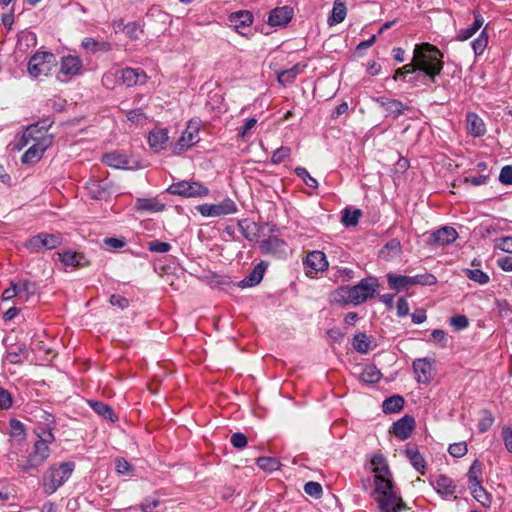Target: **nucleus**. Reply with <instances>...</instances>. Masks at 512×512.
Segmentation results:
<instances>
[{"mask_svg": "<svg viewBox=\"0 0 512 512\" xmlns=\"http://www.w3.org/2000/svg\"><path fill=\"white\" fill-rule=\"evenodd\" d=\"M442 55L440 51L429 43L417 44L414 49L413 61L398 68L393 79H404L407 75H414L410 82L420 81L421 77L429 79L434 83L436 76L443 68Z\"/></svg>", "mask_w": 512, "mask_h": 512, "instance_id": "nucleus-1", "label": "nucleus"}, {"mask_svg": "<svg viewBox=\"0 0 512 512\" xmlns=\"http://www.w3.org/2000/svg\"><path fill=\"white\" fill-rule=\"evenodd\" d=\"M52 142L53 137L48 133L47 127L37 123L26 128L15 144V149L20 151L28 147L21 157V162L23 164H35L42 158Z\"/></svg>", "mask_w": 512, "mask_h": 512, "instance_id": "nucleus-2", "label": "nucleus"}, {"mask_svg": "<svg viewBox=\"0 0 512 512\" xmlns=\"http://www.w3.org/2000/svg\"><path fill=\"white\" fill-rule=\"evenodd\" d=\"M378 282L376 278L362 279L354 286H341L333 293V301L338 304L359 305L374 297Z\"/></svg>", "mask_w": 512, "mask_h": 512, "instance_id": "nucleus-3", "label": "nucleus"}, {"mask_svg": "<svg viewBox=\"0 0 512 512\" xmlns=\"http://www.w3.org/2000/svg\"><path fill=\"white\" fill-rule=\"evenodd\" d=\"M374 495L379 512H401L407 508L393 481L379 482L375 485Z\"/></svg>", "mask_w": 512, "mask_h": 512, "instance_id": "nucleus-4", "label": "nucleus"}, {"mask_svg": "<svg viewBox=\"0 0 512 512\" xmlns=\"http://www.w3.org/2000/svg\"><path fill=\"white\" fill-rule=\"evenodd\" d=\"M75 468L73 462L53 464L43 475L44 492L51 495L57 491L72 475Z\"/></svg>", "mask_w": 512, "mask_h": 512, "instance_id": "nucleus-5", "label": "nucleus"}, {"mask_svg": "<svg viewBox=\"0 0 512 512\" xmlns=\"http://www.w3.org/2000/svg\"><path fill=\"white\" fill-rule=\"evenodd\" d=\"M57 65L56 56L49 51H38L31 56L28 62V74L37 79L49 76Z\"/></svg>", "mask_w": 512, "mask_h": 512, "instance_id": "nucleus-6", "label": "nucleus"}, {"mask_svg": "<svg viewBox=\"0 0 512 512\" xmlns=\"http://www.w3.org/2000/svg\"><path fill=\"white\" fill-rule=\"evenodd\" d=\"M114 80H117L119 83L127 87H131L145 83L146 74L141 69L125 68L116 70L115 72H108L102 77V83L107 87H109Z\"/></svg>", "mask_w": 512, "mask_h": 512, "instance_id": "nucleus-7", "label": "nucleus"}, {"mask_svg": "<svg viewBox=\"0 0 512 512\" xmlns=\"http://www.w3.org/2000/svg\"><path fill=\"white\" fill-rule=\"evenodd\" d=\"M62 236L60 233H38L37 235L29 238L25 247L31 253H40L45 250H52L62 244Z\"/></svg>", "mask_w": 512, "mask_h": 512, "instance_id": "nucleus-8", "label": "nucleus"}, {"mask_svg": "<svg viewBox=\"0 0 512 512\" xmlns=\"http://www.w3.org/2000/svg\"><path fill=\"white\" fill-rule=\"evenodd\" d=\"M167 192L171 195H178L187 198L204 197L209 194V189L197 181L182 180L172 183Z\"/></svg>", "mask_w": 512, "mask_h": 512, "instance_id": "nucleus-9", "label": "nucleus"}, {"mask_svg": "<svg viewBox=\"0 0 512 512\" xmlns=\"http://www.w3.org/2000/svg\"><path fill=\"white\" fill-rule=\"evenodd\" d=\"M50 444L36 441L33 451L29 454L25 463H18L17 469L21 472L28 473L33 469H37L42 465L50 455Z\"/></svg>", "mask_w": 512, "mask_h": 512, "instance_id": "nucleus-10", "label": "nucleus"}, {"mask_svg": "<svg viewBox=\"0 0 512 512\" xmlns=\"http://www.w3.org/2000/svg\"><path fill=\"white\" fill-rule=\"evenodd\" d=\"M199 130V123L197 121L190 120L178 141L173 145V154H181L197 144L200 140Z\"/></svg>", "mask_w": 512, "mask_h": 512, "instance_id": "nucleus-11", "label": "nucleus"}, {"mask_svg": "<svg viewBox=\"0 0 512 512\" xmlns=\"http://www.w3.org/2000/svg\"><path fill=\"white\" fill-rule=\"evenodd\" d=\"M60 68L57 75L58 80L68 82L72 78L82 74L83 62L77 55H66L61 57Z\"/></svg>", "mask_w": 512, "mask_h": 512, "instance_id": "nucleus-12", "label": "nucleus"}, {"mask_svg": "<svg viewBox=\"0 0 512 512\" xmlns=\"http://www.w3.org/2000/svg\"><path fill=\"white\" fill-rule=\"evenodd\" d=\"M197 211L204 217H221L236 213L237 205L232 199L226 198L215 204H201L197 206Z\"/></svg>", "mask_w": 512, "mask_h": 512, "instance_id": "nucleus-13", "label": "nucleus"}, {"mask_svg": "<svg viewBox=\"0 0 512 512\" xmlns=\"http://www.w3.org/2000/svg\"><path fill=\"white\" fill-rule=\"evenodd\" d=\"M262 254L271 255L277 258H284L287 255V243L277 236H269L258 244Z\"/></svg>", "mask_w": 512, "mask_h": 512, "instance_id": "nucleus-14", "label": "nucleus"}, {"mask_svg": "<svg viewBox=\"0 0 512 512\" xmlns=\"http://www.w3.org/2000/svg\"><path fill=\"white\" fill-rule=\"evenodd\" d=\"M303 264L306 275L310 277H314L318 272L325 271L328 268L326 255L318 250L308 253Z\"/></svg>", "mask_w": 512, "mask_h": 512, "instance_id": "nucleus-15", "label": "nucleus"}, {"mask_svg": "<svg viewBox=\"0 0 512 512\" xmlns=\"http://www.w3.org/2000/svg\"><path fill=\"white\" fill-rule=\"evenodd\" d=\"M372 472L374 474V485H378L379 482H391L393 481L391 471L389 469L386 458L378 453L374 454L370 461Z\"/></svg>", "mask_w": 512, "mask_h": 512, "instance_id": "nucleus-16", "label": "nucleus"}, {"mask_svg": "<svg viewBox=\"0 0 512 512\" xmlns=\"http://www.w3.org/2000/svg\"><path fill=\"white\" fill-rule=\"evenodd\" d=\"M88 195L94 200H105L111 196L112 182L107 179H90L85 186Z\"/></svg>", "mask_w": 512, "mask_h": 512, "instance_id": "nucleus-17", "label": "nucleus"}, {"mask_svg": "<svg viewBox=\"0 0 512 512\" xmlns=\"http://www.w3.org/2000/svg\"><path fill=\"white\" fill-rule=\"evenodd\" d=\"M374 101L384 109L386 118H392L394 120L409 109V107L401 101L386 96L376 97Z\"/></svg>", "mask_w": 512, "mask_h": 512, "instance_id": "nucleus-18", "label": "nucleus"}, {"mask_svg": "<svg viewBox=\"0 0 512 512\" xmlns=\"http://www.w3.org/2000/svg\"><path fill=\"white\" fill-rule=\"evenodd\" d=\"M413 370L418 383L428 385L433 380V367L429 359H416L413 362Z\"/></svg>", "mask_w": 512, "mask_h": 512, "instance_id": "nucleus-19", "label": "nucleus"}, {"mask_svg": "<svg viewBox=\"0 0 512 512\" xmlns=\"http://www.w3.org/2000/svg\"><path fill=\"white\" fill-rule=\"evenodd\" d=\"M103 162L117 169H134L139 167L136 161H132L127 155L117 151L105 154Z\"/></svg>", "mask_w": 512, "mask_h": 512, "instance_id": "nucleus-20", "label": "nucleus"}, {"mask_svg": "<svg viewBox=\"0 0 512 512\" xmlns=\"http://www.w3.org/2000/svg\"><path fill=\"white\" fill-rule=\"evenodd\" d=\"M229 25L241 35H246L244 30L253 23V15L250 11L241 10L231 13L228 17Z\"/></svg>", "mask_w": 512, "mask_h": 512, "instance_id": "nucleus-21", "label": "nucleus"}, {"mask_svg": "<svg viewBox=\"0 0 512 512\" xmlns=\"http://www.w3.org/2000/svg\"><path fill=\"white\" fill-rule=\"evenodd\" d=\"M415 427V420L410 415H405L393 424V433L400 440L410 437Z\"/></svg>", "mask_w": 512, "mask_h": 512, "instance_id": "nucleus-22", "label": "nucleus"}, {"mask_svg": "<svg viewBox=\"0 0 512 512\" xmlns=\"http://www.w3.org/2000/svg\"><path fill=\"white\" fill-rule=\"evenodd\" d=\"M292 17L293 9L291 7H277L269 13L268 24L270 26H284L291 21Z\"/></svg>", "mask_w": 512, "mask_h": 512, "instance_id": "nucleus-23", "label": "nucleus"}, {"mask_svg": "<svg viewBox=\"0 0 512 512\" xmlns=\"http://www.w3.org/2000/svg\"><path fill=\"white\" fill-rule=\"evenodd\" d=\"M433 486L437 493L440 494L444 499L451 498L456 490L454 481L446 475L437 476L433 481Z\"/></svg>", "mask_w": 512, "mask_h": 512, "instance_id": "nucleus-24", "label": "nucleus"}, {"mask_svg": "<svg viewBox=\"0 0 512 512\" xmlns=\"http://www.w3.org/2000/svg\"><path fill=\"white\" fill-rule=\"evenodd\" d=\"M457 237V231L449 226L442 227L431 234L433 242L441 246L453 243Z\"/></svg>", "mask_w": 512, "mask_h": 512, "instance_id": "nucleus-25", "label": "nucleus"}, {"mask_svg": "<svg viewBox=\"0 0 512 512\" xmlns=\"http://www.w3.org/2000/svg\"><path fill=\"white\" fill-rule=\"evenodd\" d=\"M167 129H154L148 135V143L154 152H159L166 147L168 142Z\"/></svg>", "mask_w": 512, "mask_h": 512, "instance_id": "nucleus-26", "label": "nucleus"}, {"mask_svg": "<svg viewBox=\"0 0 512 512\" xmlns=\"http://www.w3.org/2000/svg\"><path fill=\"white\" fill-rule=\"evenodd\" d=\"M265 269L266 264L264 262H260L254 267V269L249 273V275H247L238 283V286L240 288H249L256 286L263 279Z\"/></svg>", "mask_w": 512, "mask_h": 512, "instance_id": "nucleus-27", "label": "nucleus"}, {"mask_svg": "<svg viewBox=\"0 0 512 512\" xmlns=\"http://www.w3.org/2000/svg\"><path fill=\"white\" fill-rule=\"evenodd\" d=\"M466 125L468 132L474 137L483 136L486 132L484 121L474 112L467 113Z\"/></svg>", "mask_w": 512, "mask_h": 512, "instance_id": "nucleus-28", "label": "nucleus"}, {"mask_svg": "<svg viewBox=\"0 0 512 512\" xmlns=\"http://www.w3.org/2000/svg\"><path fill=\"white\" fill-rule=\"evenodd\" d=\"M165 208V204L156 198H139L136 201L135 209L138 212L157 213Z\"/></svg>", "mask_w": 512, "mask_h": 512, "instance_id": "nucleus-29", "label": "nucleus"}, {"mask_svg": "<svg viewBox=\"0 0 512 512\" xmlns=\"http://www.w3.org/2000/svg\"><path fill=\"white\" fill-rule=\"evenodd\" d=\"M474 22L467 28L461 29L457 33V40L466 41L474 36L484 24V18L478 11L473 12Z\"/></svg>", "mask_w": 512, "mask_h": 512, "instance_id": "nucleus-30", "label": "nucleus"}, {"mask_svg": "<svg viewBox=\"0 0 512 512\" xmlns=\"http://www.w3.org/2000/svg\"><path fill=\"white\" fill-rule=\"evenodd\" d=\"M81 47L90 53L109 52L112 50V44L108 41H97L91 37H85L81 42Z\"/></svg>", "mask_w": 512, "mask_h": 512, "instance_id": "nucleus-31", "label": "nucleus"}, {"mask_svg": "<svg viewBox=\"0 0 512 512\" xmlns=\"http://www.w3.org/2000/svg\"><path fill=\"white\" fill-rule=\"evenodd\" d=\"M347 15L346 0H335L331 15L328 17L329 26L337 25L344 21Z\"/></svg>", "mask_w": 512, "mask_h": 512, "instance_id": "nucleus-32", "label": "nucleus"}, {"mask_svg": "<svg viewBox=\"0 0 512 512\" xmlns=\"http://www.w3.org/2000/svg\"><path fill=\"white\" fill-rule=\"evenodd\" d=\"M387 282L390 289L396 291L407 290L413 286L412 277L406 275H395L390 273L387 275Z\"/></svg>", "mask_w": 512, "mask_h": 512, "instance_id": "nucleus-33", "label": "nucleus"}, {"mask_svg": "<svg viewBox=\"0 0 512 512\" xmlns=\"http://www.w3.org/2000/svg\"><path fill=\"white\" fill-rule=\"evenodd\" d=\"M58 256L59 260L67 267H79L85 265V257L79 252L66 250L62 253H58Z\"/></svg>", "mask_w": 512, "mask_h": 512, "instance_id": "nucleus-34", "label": "nucleus"}, {"mask_svg": "<svg viewBox=\"0 0 512 512\" xmlns=\"http://www.w3.org/2000/svg\"><path fill=\"white\" fill-rule=\"evenodd\" d=\"M238 227L245 239L250 242L256 240L258 236V227L255 222H252L248 219H243L238 222Z\"/></svg>", "mask_w": 512, "mask_h": 512, "instance_id": "nucleus-35", "label": "nucleus"}, {"mask_svg": "<svg viewBox=\"0 0 512 512\" xmlns=\"http://www.w3.org/2000/svg\"><path fill=\"white\" fill-rule=\"evenodd\" d=\"M88 403L93 411L102 416L104 419L110 420L112 422L116 420V416L109 405L96 400H90Z\"/></svg>", "mask_w": 512, "mask_h": 512, "instance_id": "nucleus-36", "label": "nucleus"}, {"mask_svg": "<svg viewBox=\"0 0 512 512\" xmlns=\"http://www.w3.org/2000/svg\"><path fill=\"white\" fill-rule=\"evenodd\" d=\"M404 398L400 395H394L384 400L382 404L383 411L387 414L397 413L403 409Z\"/></svg>", "mask_w": 512, "mask_h": 512, "instance_id": "nucleus-37", "label": "nucleus"}, {"mask_svg": "<svg viewBox=\"0 0 512 512\" xmlns=\"http://www.w3.org/2000/svg\"><path fill=\"white\" fill-rule=\"evenodd\" d=\"M380 370L374 365H367L360 374V380L366 384L377 383L381 379Z\"/></svg>", "mask_w": 512, "mask_h": 512, "instance_id": "nucleus-38", "label": "nucleus"}, {"mask_svg": "<svg viewBox=\"0 0 512 512\" xmlns=\"http://www.w3.org/2000/svg\"><path fill=\"white\" fill-rule=\"evenodd\" d=\"M37 43V37L34 32L22 31L18 35L17 49L20 51H26L28 48L35 46Z\"/></svg>", "mask_w": 512, "mask_h": 512, "instance_id": "nucleus-39", "label": "nucleus"}, {"mask_svg": "<svg viewBox=\"0 0 512 512\" xmlns=\"http://www.w3.org/2000/svg\"><path fill=\"white\" fill-rule=\"evenodd\" d=\"M469 489L471 491L472 496L476 501H478L482 506L489 507L491 504V499L487 491L480 484L477 485H469Z\"/></svg>", "mask_w": 512, "mask_h": 512, "instance_id": "nucleus-40", "label": "nucleus"}, {"mask_svg": "<svg viewBox=\"0 0 512 512\" xmlns=\"http://www.w3.org/2000/svg\"><path fill=\"white\" fill-rule=\"evenodd\" d=\"M302 69L299 64L294 65L290 69L283 70L278 73L277 78L282 85L291 84L294 79L301 73Z\"/></svg>", "mask_w": 512, "mask_h": 512, "instance_id": "nucleus-41", "label": "nucleus"}, {"mask_svg": "<svg viewBox=\"0 0 512 512\" xmlns=\"http://www.w3.org/2000/svg\"><path fill=\"white\" fill-rule=\"evenodd\" d=\"M16 284L20 298L28 300L30 296L36 293V284L28 280H20Z\"/></svg>", "mask_w": 512, "mask_h": 512, "instance_id": "nucleus-42", "label": "nucleus"}, {"mask_svg": "<svg viewBox=\"0 0 512 512\" xmlns=\"http://www.w3.org/2000/svg\"><path fill=\"white\" fill-rule=\"evenodd\" d=\"M406 456L410 460V463L412 466L421 474H424L425 471V460L423 456L416 450L413 449H407L406 450Z\"/></svg>", "mask_w": 512, "mask_h": 512, "instance_id": "nucleus-43", "label": "nucleus"}, {"mask_svg": "<svg viewBox=\"0 0 512 512\" xmlns=\"http://www.w3.org/2000/svg\"><path fill=\"white\" fill-rule=\"evenodd\" d=\"M485 27L479 36L471 42L472 49L476 56L483 54L488 45V34Z\"/></svg>", "mask_w": 512, "mask_h": 512, "instance_id": "nucleus-44", "label": "nucleus"}, {"mask_svg": "<svg viewBox=\"0 0 512 512\" xmlns=\"http://www.w3.org/2000/svg\"><path fill=\"white\" fill-rule=\"evenodd\" d=\"M353 347L361 354L367 353L370 348V341L367 335L362 332L355 334L353 338Z\"/></svg>", "mask_w": 512, "mask_h": 512, "instance_id": "nucleus-45", "label": "nucleus"}, {"mask_svg": "<svg viewBox=\"0 0 512 512\" xmlns=\"http://www.w3.org/2000/svg\"><path fill=\"white\" fill-rule=\"evenodd\" d=\"M467 476L469 485H477L481 483L482 464L478 460H475L472 463V465L469 468Z\"/></svg>", "mask_w": 512, "mask_h": 512, "instance_id": "nucleus-46", "label": "nucleus"}, {"mask_svg": "<svg viewBox=\"0 0 512 512\" xmlns=\"http://www.w3.org/2000/svg\"><path fill=\"white\" fill-rule=\"evenodd\" d=\"M362 213L359 209L349 210L345 209L342 216V223L346 227L356 226Z\"/></svg>", "mask_w": 512, "mask_h": 512, "instance_id": "nucleus-47", "label": "nucleus"}, {"mask_svg": "<svg viewBox=\"0 0 512 512\" xmlns=\"http://www.w3.org/2000/svg\"><path fill=\"white\" fill-rule=\"evenodd\" d=\"M115 469L119 475L133 476L134 467L122 457L115 459Z\"/></svg>", "mask_w": 512, "mask_h": 512, "instance_id": "nucleus-48", "label": "nucleus"}, {"mask_svg": "<svg viewBox=\"0 0 512 512\" xmlns=\"http://www.w3.org/2000/svg\"><path fill=\"white\" fill-rule=\"evenodd\" d=\"M54 429L55 428L47 427V426H38L36 428V433L39 437V439L37 441L44 442L47 444L53 443L55 441V437L53 434Z\"/></svg>", "mask_w": 512, "mask_h": 512, "instance_id": "nucleus-49", "label": "nucleus"}, {"mask_svg": "<svg viewBox=\"0 0 512 512\" xmlns=\"http://www.w3.org/2000/svg\"><path fill=\"white\" fill-rule=\"evenodd\" d=\"M465 275L481 285L487 284L490 280L489 275L480 269H467Z\"/></svg>", "mask_w": 512, "mask_h": 512, "instance_id": "nucleus-50", "label": "nucleus"}, {"mask_svg": "<svg viewBox=\"0 0 512 512\" xmlns=\"http://www.w3.org/2000/svg\"><path fill=\"white\" fill-rule=\"evenodd\" d=\"M413 281V286L421 285V286H431L436 284L437 278L432 273H424L418 274L415 276H411Z\"/></svg>", "mask_w": 512, "mask_h": 512, "instance_id": "nucleus-51", "label": "nucleus"}, {"mask_svg": "<svg viewBox=\"0 0 512 512\" xmlns=\"http://www.w3.org/2000/svg\"><path fill=\"white\" fill-rule=\"evenodd\" d=\"M257 465L259 468L265 471H275L279 468V461L272 457H259L257 459Z\"/></svg>", "mask_w": 512, "mask_h": 512, "instance_id": "nucleus-52", "label": "nucleus"}, {"mask_svg": "<svg viewBox=\"0 0 512 512\" xmlns=\"http://www.w3.org/2000/svg\"><path fill=\"white\" fill-rule=\"evenodd\" d=\"M295 174L300 177L303 182L311 187V188H317L318 187V182L317 180L312 177L309 172L306 170V168L304 167H296L295 170H294Z\"/></svg>", "mask_w": 512, "mask_h": 512, "instance_id": "nucleus-53", "label": "nucleus"}, {"mask_svg": "<svg viewBox=\"0 0 512 512\" xmlns=\"http://www.w3.org/2000/svg\"><path fill=\"white\" fill-rule=\"evenodd\" d=\"M291 155V148L287 146H281L276 149L271 157L273 164H280L285 161Z\"/></svg>", "mask_w": 512, "mask_h": 512, "instance_id": "nucleus-54", "label": "nucleus"}, {"mask_svg": "<svg viewBox=\"0 0 512 512\" xmlns=\"http://www.w3.org/2000/svg\"><path fill=\"white\" fill-rule=\"evenodd\" d=\"M126 116L129 121L136 124H142L147 119V116L143 112L142 108L132 109L127 112Z\"/></svg>", "mask_w": 512, "mask_h": 512, "instance_id": "nucleus-55", "label": "nucleus"}, {"mask_svg": "<svg viewBox=\"0 0 512 512\" xmlns=\"http://www.w3.org/2000/svg\"><path fill=\"white\" fill-rule=\"evenodd\" d=\"M148 249L155 253H167L171 250V245L168 242L154 240L149 242Z\"/></svg>", "mask_w": 512, "mask_h": 512, "instance_id": "nucleus-56", "label": "nucleus"}, {"mask_svg": "<svg viewBox=\"0 0 512 512\" xmlns=\"http://www.w3.org/2000/svg\"><path fill=\"white\" fill-rule=\"evenodd\" d=\"M467 451V444L465 442L453 443L448 448L449 454L457 458L464 456Z\"/></svg>", "mask_w": 512, "mask_h": 512, "instance_id": "nucleus-57", "label": "nucleus"}, {"mask_svg": "<svg viewBox=\"0 0 512 512\" xmlns=\"http://www.w3.org/2000/svg\"><path fill=\"white\" fill-rule=\"evenodd\" d=\"M257 125V119L256 118H249L245 120L244 125L241 127L238 137L241 139L247 138L251 131L256 127Z\"/></svg>", "mask_w": 512, "mask_h": 512, "instance_id": "nucleus-58", "label": "nucleus"}, {"mask_svg": "<svg viewBox=\"0 0 512 512\" xmlns=\"http://www.w3.org/2000/svg\"><path fill=\"white\" fill-rule=\"evenodd\" d=\"M304 491L309 496L319 498L322 494V486L318 482L310 481L304 485Z\"/></svg>", "mask_w": 512, "mask_h": 512, "instance_id": "nucleus-59", "label": "nucleus"}, {"mask_svg": "<svg viewBox=\"0 0 512 512\" xmlns=\"http://www.w3.org/2000/svg\"><path fill=\"white\" fill-rule=\"evenodd\" d=\"M450 324L456 331H460L468 327L469 321L465 315H456L451 317Z\"/></svg>", "mask_w": 512, "mask_h": 512, "instance_id": "nucleus-60", "label": "nucleus"}, {"mask_svg": "<svg viewBox=\"0 0 512 512\" xmlns=\"http://www.w3.org/2000/svg\"><path fill=\"white\" fill-rule=\"evenodd\" d=\"M494 418L489 411L483 412V417L478 423V430L481 433L486 432L493 424Z\"/></svg>", "mask_w": 512, "mask_h": 512, "instance_id": "nucleus-61", "label": "nucleus"}, {"mask_svg": "<svg viewBox=\"0 0 512 512\" xmlns=\"http://www.w3.org/2000/svg\"><path fill=\"white\" fill-rule=\"evenodd\" d=\"M11 436L18 438L19 440L24 439L25 437V428L24 425L17 420L11 421Z\"/></svg>", "mask_w": 512, "mask_h": 512, "instance_id": "nucleus-62", "label": "nucleus"}, {"mask_svg": "<svg viewBox=\"0 0 512 512\" xmlns=\"http://www.w3.org/2000/svg\"><path fill=\"white\" fill-rule=\"evenodd\" d=\"M159 506V500L154 497H147L140 505L142 512H154L155 508Z\"/></svg>", "mask_w": 512, "mask_h": 512, "instance_id": "nucleus-63", "label": "nucleus"}, {"mask_svg": "<svg viewBox=\"0 0 512 512\" xmlns=\"http://www.w3.org/2000/svg\"><path fill=\"white\" fill-rule=\"evenodd\" d=\"M499 180L506 185L512 184V166L507 165L501 169Z\"/></svg>", "mask_w": 512, "mask_h": 512, "instance_id": "nucleus-64", "label": "nucleus"}]
</instances>
